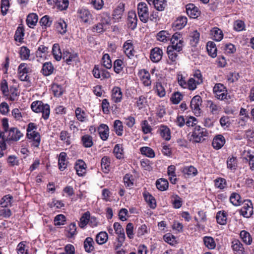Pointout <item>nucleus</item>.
Here are the masks:
<instances>
[{"mask_svg": "<svg viewBox=\"0 0 254 254\" xmlns=\"http://www.w3.org/2000/svg\"><path fill=\"white\" fill-rule=\"evenodd\" d=\"M33 112L42 113V118L47 120L49 118L50 113V106L47 104H44L39 101L33 102Z\"/></svg>", "mask_w": 254, "mask_h": 254, "instance_id": "obj_1", "label": "nucleus"}, {"mask_svg": "<svg viewBox=\"0 0 254 254\" xmlns=\"http://www.w3.org/2000/svg\"><path fill=\"white\" fill-rule=\"evenodd\" d=\"M242 206L239 211L240 214L245 218H249L254 214V208L252 201L250 199L244 200Z\"/></svg>", "mask_w": 254, "mask_h": 254, "instance_id": "obj_2", "label": "nucleus"}, {"mask_svg": "<svg viewBox=\"0 0 254 254\" xmlns=\"http://www.w3.org/2000/svg\"><path fill=\"white\" fill-rule=\"evenodd\" d=\"M208 132L206 129L200 126H195L192 133V137L195 142H201L204 140V137L207 136Z\"/></svg>", "mask_w": 254, "mask_h": 254, "instance_id": "obj_3", "label": "nucleus"}, {"mask_svg": "<svg viewBox=\"0 0 254 254\" xmlns=\"http://www.w3.org/2000/svg\"><path fill=\"white\" fill-rule=\"evenodd\" d=\"M137 13L140 21L144 23L149 20V11L146 3L144 2H139L137 6Z\"/></svg>", "mask_w": 254, "mask_h": 254, "instance_id": "obj_4", "label": "nucleus"}, {"mask_svg": "<svg viewBox=\"0 0 254 254\" xmlns=\"http://www.w3.org/2000/svg\"><path fill=\"white\" fill-rule=\"evenodd\" d=\"M171 45L170 47H173L177 48L178 51H182L184 46V41L182 34L179 32H176L173 35L171 34V39L169 40Z\"/></svg>", "mask_w": 254, "mask_h": 254, "instance_id": "obj_5", "label": "nucleus"}, {"mask_svg": "<svg viewBox=\"0 0 254 254\" xmlns=\"http://www.w3.org/2000/svg\"><path fill=\"white\" fill-rule=\"evenodd\" d=\"M78 58V54L74 51L68 49H63L62 59L67 64H72L77 60Z\"/></svg>", "mask_w": 254, "mask_h": 254, "instance_id": "obj_6", "label": "nucleus"}, {"mask_svg": "<svg viewBox=\"0 0 254 254\" xmlns=\"http://www.w3.org/2000/svg\"><path fill=\"white\" fill-rule=\"evenodd\" d=\"M5 137L6 141H17L23 136V133L16 127H11L6 131Z\"/></svg>", "mask_w": 254, "mask_h": 254, "instance_id": "obj_7", "label": "nucleus"}, {"mask_svg": "<svg viewBox=\"0 0 254 254\" xmlns=\"http://www.w3.org/2000/svg\"><path fill=\"white\" fill-rule=\"evenodd\" d=\"M92 73L95 78L101 79H108L111 76L110 73L104 69L102 65H95Z\"/></svg>", "mask_w": 254, "mask_h": 254, "instance_id": "obj_8", "label": "nucleus"}, {"mask_svg": "<svg viewBox=\"0 0 254 254\" xmlns=\"http://www.w3.org/2000/svg\"><path fill=\"white\" fill-rule=\"evenodd\" d=\"M202 103L201 96H193L191 100L190 106L196 116L200 115L201 112L200 107L202 106Z\"/></svg>", "mask_w": 254, "mask_h": 254, "instance_id": "obj_9", "label": "nucleus"}, {"mask_svg": "<svg viewBox=\"0 0 254 254\" xmlns=\"http://www.w3.org/2000/svg\"><path fill=\"white\" fill-rule=\"evenodd\" d=\"M125 10V3L121 2L114 8L112 16L115 21H119L121 20Z\"/></svg>", "mask_w": 254, "mask_h": 254, "instance_id": "obj_10", "label": "nucleus"}, {"mask_svg": "<svg viewBox=\"0 0 254 254\" xmlns=\"http://www.w3.org/2000/svg\"><path fill=\"white\" fill-rule=\"evenodd\" d=\"M77 16L80 21L84 23H88L92 19V15L90 11L85 8L82 7L77 10Z\"/></svg>", "mask_w": 254, "mask_h": 254, "instance_id": "obj_11", "label": "nucleus"}, {"mask_svg": "<svg viewBox=\"0 0 254 254\" xmlns=\"http://www.w3.org/2000/svg\"><path fill=\"white\" fill-rule=\"evenodd\" d=\"M138 75L141 82L145 86H150L152 81L150 78V73L145 69H141L138 71Z\"/></svg>", "mask_w": 254, "mask_h": 254, "instance_id": "obj_12", "label": "nucleus"}, {"mask_svg": "<svg viewBox=\"0 0 254 254\" xmlns=\"http://www.w3.org/2000/svg\"><path fill=\"white\" fill-rule=\"evenodd\" d=\"M123 49L125 55L129 59H132L134 56L135 51L132 40H127L123 44Z\"/></svg>", "mask_w": 254, "mask_h": 254, "instance_id": "obj_13", "label": "nucleus"}, {"mask_svg": "<svg viewBox=\"0 0 254 254\" xmlns=\"http://www.w3.org/2000/svg\"><path fill=\"white\" fill-rule=\"evenodd\" d=\"M180 52L181 51H178L177 48H174L173 47L168 46L167 48V53L169 59V61H167L168 64L171 65L176 64L178 57L177 53Z\"/></svg>", "mask_w": 254, "mask_h": 254, "instance_id": "obj_14", "label": "nucleus"}, {"mask_svg": "<svg viewBox=\"0 0 254 254\" xmlns=\"http://www.w3.org/2000/svg\"><path fill=\"white\" fill-rule=\"evenodd\" d=\"M186 12L191 18H196L200 14V11L193 3H189L186 6Z\"/></svg>", "mask_w": 254, "mask_h": 254, "instance_id": "obj_15", "label": "nucleus"}, {"mask_svg": "<svg viewBox=\"0 0 254 254\" xmlns=\"http://www.w3.org/2000/svg\"><path fill=\"white\" fill-rule=\"evenodd\" d=\"M87 165L85 162L81 159L77 160L74 165V169L78 176L82 177L86 173Z\"/></svg>", "mask_w": 254, "mask_h": 254, "instance_id": "obj_16", "label": "nucleus"}, {"mask_svg": "<svg viewBox=\"0 0 254 254\" xmlns=\"http://www.w3.org/2000/svg\"><path fill=\"white\" fill-rule=\"evenodd\" d=\"M157 133H159L161 137L166 141H169L171 139V130L166 125H161L157 130Z\"/></svg>", "mask_w": 254, "mask_h": 254, "instance_id": "obj_17", "label": "nucleus"}, {"mask_svg": "<svg viewBox=\"0 0 254 254\" xmlns=\"http://www.w3.org/2000/svg\"><path fill=\"white\" fill-rule=\"evenodd\" d=\"M231 248L234 254H245L244 246L238 239H234L232 241Z\"/></svg>", "mask_w": 254, "mask_h": 254, "instance_id": "obj_18", "label": "nucleus"}, {"mask_svg": "<svg viewBox=\"0 0 254 254\" xmlns=\"http://www.w3.org/2000/svg\"><path fill=\"white\" fill-rule=\"evenodd\" d=\"M137 18L135 12L130 11L128 12L127 24L131 30H134L137 26Z\"/></svg>", "mask_w": 254, "mask_h": 254, "instance_id": "obj_19", "label": "nucleus"}, {"mask_svg": "<svg viewBox=\"0 0 254 254\" xmlns=\"http://www.w3.org/2000/svg\"><path fill=\"white\" fill-rule=\"evenodd\" d=\"M99 22L103 24L109 28L111 24L110 13L108 11H103L98 15Z\"/></svg>", "mask_w": 254, "mask_h": 254, "instance_id": "obj_20", "label": "nucleus"}, {"mask_svg": "<svg viewBox=\"0 0 254 254\" xmlns=\"http://www.w3.org/2000/svg\"><path fill=\"white\" fill-rule=\"evenodd\" d=\"M162 50L158 47H155L150 51V58L153 63L159 62L162 58Z\"/></svg>", "mask_w": 254, "mask_h": 254, "instance_id": "obj_21", "label": "nucleus"}, {"mask_svg": "<svg viewBox=\"0 0 254 254\" xmlns=\"http://www.w3.org/2000/svg\"><path fill=\"white\" fill-rule=\"evenodd\" d=\"M143 198L149 207L155 209L157 206L156 201L155 197L147 190H145L142 193Z\"/></svg>", "mask_w": 254, "mask_h": 254, "instance_id": "obj_22", "label": "nucleus"}, {"mask_svg": "<svg viewBox=\"0 0 254 254\" xmlns=\"http://www.w3.org/2000/svg\"><path fill=\"white\" fill-rule=\"evenodd\" d=\"M182 172L185 178L193 177L198 174L197 169L192 165L183 167Z\"/></svg>", "mask_w": 254, "mask_h": 254, "instance_id": "obj_23", "label": "nucleus"}, {"mask_svg": "<svg viewBox=\"0 0 254 254\" xmlns=\"http://www.w3.org/2000/svg\"><path fill=\"white\" fill-rule=\"evenodd\" d=\"M225 143V137L221 134H218L214 137L212 142V145L214 149L218 150L221 148Z\"/></svg>", "mask_w": 254, "mask_h": 254, "instance_id": "obj_24", "label": "nucleus"}, {"mask_svg": "<svg viewBox=\"0 0 254 254\" xmlns=\"http://www.w3.org/2000/svg\"><path fill=\"white\" fill-rule=\"evenodd\" d=\"M98 131L101 139L103 141L108 139L109 135V128L105 124H101L98 127Z\"/></svg>", "mask_w": 254, "mask_h": 254, "instance_id": "obj_25", "label": "nucleus"}, {"mask_svg": "<svg viewBox=\"0 0 254 254\" xmlns=\"http://www.w3.org/2000/svg\"><path fill=\"white\" fill-rule=\"evenodd\" d=\"M188 22V18L185 16H179L173 23V26L177 30L183 29Z\"/></svg>", "mask_w": 254, "mask_h": 254, "instance_id": "obj_26", "label": "nucleus"}, {"mask_svg": "<svg viewBox=\"0 0 254 254\" xmlns=\"http://www.w3.org/2000/svg\"><path fill=\"white\" fill-rule=\"evenodd\" d=\"M228 213L224 210L217 212L216 216L217 222L221 225H225L227 222Z\"/></svg>", "mask_w": 254, "mask_h": 254, "instance_id": "obj_27", "label": "nucleus"}, {"mask_svg": "<svg viewBox=\"0 0 254 254\" xmlns=\"http://www.w3.org/2000/svg\"><path fill=\"white\" fill-rule=\"evenodd\" d=\"M156 37L157 40L161 42L166 43L169 41L170 40L171 33L167 30H161L157 34Z\"/></svg>", "mask_w": 254, "mask_h": 254, "instance_id": "obj_28", "label": "nucleus"}, {"mask_svg": "<svg viewBox=\"0 0 254 254\" xmlns=\"http://www.w3.org/2000/svg\"><path fill=\"white\" fill-rule=\"evenodd\" d=\"M176 168L175 165H170L167 168V174L169 176V179L172 184L177 183V179L176 174Z\"/></svg>", "mask_w": 254, "mask_h": 254, "instance_id": "obj_29", "label": "nucleus"}, {"mask_svg": "<svg viewBox=\"0 0 254 254\" xmlns=\"http://www.w3.org/2000/svg\"><path fill=\"white\" fill-rule=\"evenodd\" d=\"M212 38L216 41H220L223 38V33L218 27H215L210 30Z\"/></svg>", "mask_w": 254, "mask_h": 254, "instance_id": "obj_30", "label": "nucleus"}, {"mask_svg": "<svg viewBox=\"0 0 254 254\" xmlns=\"http://www.w3.org/2000/svg\"><path fill=\"white\" fill-rule=\"evenodd\" d=\"M56 29L58 33L64 35L67 31V24L63 19H59L55 24Z\"/></svg>", "mask_w": 254, "mask_h": 254, "instance_id": "obj_31", "label": "nucleus"}, {"mask_svg": "<svg viewBox=\"0 0 254 254\" xmlns=\"http://www.w3.org/2000/svg\"><path fill=\"white\" fill-rule=\"evenodd\" d=\"M52 53L54 58L57 61H60L62 59L63 52H61L60 46L58 43H55L53 45Z\"/></svg>", "mask_w": 254, "mask_h": 254, "instance_id": "obj_32", "label": "nucleus"}, {"mask_svg": "<svg viewBox=\"0 0 254 254\" xmlns=\"http://www.w3.org/2000/svg\"><path fill=\"white\" fill-rule=\"evenodd\" d=\"M111 159L109 156H104L101 160V166L103 172L108 173L110 170Z\"/></svg>", "mask_w": 254, "mask_h": 254, "instance_id": "obj_33", "label": "nucleus"}, {"mask_svg": "<svg viewBox=\"0 0 254 254\" xmlns=\"http://www.w3.org/2000/svg\"><path fill=\"white\" fill-rule=\"evenodd\" d=\"M113 153L116 158L118 159L124 158V149L122 144H117L113 149Z\"/></svg>", "mask_w": 254, "mask_h": 254, "instance_id": "obj_34", "label": "nucleus"}, {"mask_svg": "<svg viewBox=\"0 0 254 254\" xmlns=\"http://www.w3.org/2000/svg\"><path fill=\"white\" fill-rule=\"evenodd\" d=\"M81 143L85 148L91 147L93 144L92 137L89 134H85L81 137Z\"/></svg>", "mask_w": 254, "mask_h": 254, "instance_id": "obj_35", "label": "nucleus"}, {"mask_svg": "<svg viewBox=\"0 0 254 254\" xmlns=\"http://www.w3.org/2000/svg\"><path fill=\"white\" fill-rule=\"evenodd\" d=\"M19 78L21 81H30L29 76L27 74L28 70L24 65L20 64L18 68Z\"/></svg>", "mask_w": 254, "mask_h": 254, "instance_id": "obj_36", "label": "nucleus"}, {"mask_svg": "<svg viewBox=\"0 0 254 254\" xmlns=\"http://www.w3.org/2000/svg\"><path fill=\"white\" fill-rule=\"evenodd\" d=\"M47 51L48 47L44 45H40L38 47L37 51L36 52V57L38 62H40L41 60H43L46 58Z\"/></svg>", "mask_w": 254, "mask_h": 254, "instance_id": "obj_37", "label": "nucleus"}, {"mask_svg": "<svg viewBox=\"0 0 254 254\" xmlns=\"http://www.w3.org/2000/svg\"><path fill=\"white\" fill-rule=\"evenodd\" d=\"M90 219V212L86 211L81 216L79 221L78 223L79 227L81 229H85L88 224Z\"/></svg>", "mask_w": 254, "mask_h": 254, "instance_id": "obj_38", "label": "nucleus"}, {"mask_svg": "<svg viewBox=\"0 0 254 254\" xmlns=\"http://www.w3.org/2000/svg\"><path fill=\"white\" fill-rule=\"evenodd\" d=\"M94 242L92 238L87 237L84 241V249L87 253H91L94 250Z\"/></svg>", "mask_w": 254, "mask_h": 254, "instance_id": "obj_39", "label": "nucleus"}, {"mask_svg": "<svg viewBox=\"0 0 254 254\" xmlns=\"http://www.w3.org/2000/svg\"><path fill=\"white\" fill-rule=\"evenodd\" d=\"M67 154L64 152L60 153L58 159L59 169L61 171L64 170L67 167V163L66 162V157Z\"/></svg>", "mask_w": 254, "mask_h": 254, "instance_id": "obj_40", "label": "nucleus"}, {"mask_svg": "<svg viewBox=\"0 0 254 254\" xmlns=\"http://www.w3.org/2000/svg\"><path fill=\"white\" fill-rule=\"evenodd\" d=\"M240 237L247 245H250L252 243L253 238L250 233L246 230H242L240 232Z\"/></svg>", "mask_w": 254, "mask_h": 254, "instance_id": "obj_41", "label": "nucleus"}, {"mask_svg": "<svg viewBox=\"0 0 254 254\" xmlns=\"http://www.w3.org/2000/svg\"><path fill=\"white\" fill-rule=\"evenodd\" d=\"M53 65L51 62H46L43 64L42 72L45 76L52 74L54 70Z\"/></svg>", "mask_w": 254, "mask_h": 254, "instance_id": "obj_42", "label": "nucleus"}, {"mask_svg": "<svg viewBox=\"0 0 254 254\" xmlns=\"http://www.w3.org/2000/svg\"><path fill=\"white\" fill-rule=\"evenodd\" d=\"M227 168L231 171H235L238 167V160L236 157L229 156L227 160Z\"/></svg>", "mask_w": 254, "mask_h": 254, "instance_id": "obj_43", "label": "nucleus"}, {"mask_svg": "<svg viewBox=\"0 0 254 254\" xmlns=\"http://www.w3.org/2000/svg\"><path fill=\"white\" fill-rule=\"evenodd\" d=\"M172 204L173 208L179 209L183 205V199L177 194H173L171 196Z\"/></svg>", "mask_w": 254, "mask_h": 254, "instance_id": "obj_44", "label": "nucleus"}, {"mask_svg": "<svg viewBox=\"0 0 254 254\" xmlns=\"http://www.w3.org/2000/svg\"><path fill=\"white\" fill-rule=\"evenodd\" d=\"M207 51L208 55L214 58L217 56V48L215 44L212 41H209L206 45Z\"/></svg>", "mask_w": 254, "mask_h": 254, "instance_id": "obj_45", "label": "nucleus"}, {"mask_svg": "<svg viewBox=\"0 0 254 254\" xmlns=\"http://www.w3.org/2000/svg\"><path fill=\"white\" fill-rule=\"evenodd\" d=\"M203 242L205 246L209 250H213L216 247V243L214 239L211 236H204Z\"/></svg>", "mask_w": 254, "mask_h": 254, "instance_id": "obj_46", "label": "nucleus"}, {"mask_svg": "<svg viewBox=\"0 0 254 254\" xmlns=\"http://www.w3.org/2000/svg\"><path fill=\"white\" fill-rule=\"evenodd\" d=\"M125 66V63L122 60L117 59L114 62V71L117 74L120 73L123 70Z\"/></svg>", "mask_w": 254, "mask_h": 254, "instance_id": "obj_47", "label": "nucleus"}, {"mask_svg": "<svg viewBox=\"0 0 254 254\" xmlns=\"http://www.w3.org/2000/svg\"><path fill=\"white\" fill-rule=\"evenodd\" d=\"M156 186L159 190L164 191L168 189L169 183L166 179L160 178L156 181Z\"/></svg>", "mask_w": 254, "mask_h": 254, "instance_id": "obj_48", "label": "nucleus"}, {"mask_svg": "<svg viewBox=\"0 0 254 254\" xmlns=\"http://www.w3.org/2000/svg\"><path fill=\"white\" fill-rule=\"evenodd\" d=\"M77 227L75 222L71 223L67 227V234L66 237L68 238H72L77 234Z\"/></svg>", "mask_w": 254, "mask_h": 254, "instance_id": "obj_49", "label": "nucleus"}, {"mask_svg": "<svg viewBox=\"0 0 254 254\" xmlns=\"http://www.w3.org/2000/svg\"><path fill=\"white\" fill-rule=\"evenodd\" d=\"M13 196L10 194L5 195L0 200V206L2 207H8L12 204Z\"/></svg>", "mask_w": 254, "mask_h": 254, "instance_id": "obj_50", "label": "nucleus"}, {"mask_svg": "<svg viewBox=\"0 0 254 254\" xmlns=\"http://www.w3.org/2000/svg\"><path fill=\"white\" fill-rule=\"evenodd\" d=\"M213 92L216 95H227L226 87L221 83H217L215 85Z\"/></svg>", "mask_w": 254, "mask_h": 254, "instance_id": "obj_51", "label": "nucleus"}, {"mask_svg": "<svg viewBox=\"0 0 254 254\" xmlns=\"http://www.w3.org/2000/svg\"><path fill=\"white\" fill-rule=\"evenodd\" d=\"M230 201L234 206H239L243 203L240 195L237 192H233L230 197Z\"/></svg>", "mask_w": 254, "mask_h": 254, "instance_id": "obj_52", "label": "nucleus"}, {"mask_svg": "<svg viewBox=\"0 0 254 254\" xmlns=\"http://www.w3.org/2000/svg\"><path fill=\"white\" fill-rule=\"evenodd\" d=\"M109 28L105 25L98 22L94 25L91 28V31L93 32H96L97 33L102 34L105 32Z\"/></svg>", "mask_w": 254, "mask_h": 254, "instance_id": "obj_53", "label": "nucleus"}, {"mask_svg": "<svg viewBox=\"0 0 254 254\" xmlns=\"http://www.w3.org/2000/svg\"><path fill=\"white\" fill-rule=\"evenodd\" d=\"M152 5L157 11H162L167 5V1L166 0H153Z\"/></svg>", "mask_w": 254, "mask_h": 254, "instance_id": "obj_54", "label": "nucleus"}, {"mask_svg": "<svg viewBox=\"0 0 254 254\" xmlns=\"http://www.w3.org/2000/svg\"><path fill=\"white\" fill-rule=\"evenodd\" d=\"M200 33L195 30L190 34V44L192 47L196 46L199 41Z\"/></svg>", "mask_w": 254, "mask_h": 254, "instance_id": "obj_55", "label": "nucleus"}, {"mask_svg": "<svg viewBox=\"0 0 254 254\" xmlns=\"http://www.w3.org/2000/svg\"><path fill=\"white\" fill-rule=\"evenodd\" d=\"M108 235L106 232H100L96 236V241L99 245L105 244L108 240Z\"/></svg>", "mask_w": 254, "mask_h": 254, "instance_id": "obj_56", "label": "nucleus"}, {"mask_svg": "<svg viewBox=\"0 0 254 254\" xmlns=\"http://www.w3.org/2000/svg\"><path fill=\"white\" fill-rule=\"evenodd\" d=\"M140 151L142 155L149 158H153L155 156L154 150L150 147L147 146L142 147L140 148Z\"/></svg>", "mask_w": 254, "mask_h": 254, "instance_id": "obj_57", "label": "nucleus"}, {"mask_svg": "<svg viewBox=\"0 0 254 254\" xmlns=\"http://www.w3.org/2000/svg\"><path fill=\"white\" fill-rule=\"evenodd\" d=\"M114 128L116 133L118 136H122L123 133V126L122 122L119 120H116L114 123Z\"/></svg>", "mask_w": 254, "mask_h": 254, "instance_id": "obj_58", "label": "nucleus"}, {"mask_svg": "<svg viewBox=\"0 0 254 254\" xmlns=\"http://www.w3.org/2000/svg\"><path fill=\"white\" fill-rule=\"evenodd\" d=\"M70 135L67 131L62 130L60 132V139L61 140L64 141V142L66 145H69L71 144V141H70Z\"/></svg>", "mask_w": 254, "mask_h": 254, "instance_id": "obj_59", "label": "nucleus"}, {"mask_svg": "<svg viewBox=\"0 0 254 254\" xmlns=\"http://www.w3.org/2000/svg\"><path fill=\"white\" fill-rule=\"evenodd\" d=\"M24 28L21 26H18L15 31L14 39L16 42L21 43L24 35Z\"/></svg>", "mask_w": 254, "mask_h": 254, "instance_id": "obj_60", "label": "nucleus"}, {"mask_svg": "<svg viewBox=\"0 0 254 254\" xmlns=\"http://www.w3.org/2000/svg\"><path fill=\"white\" fill-rule=\"evenodd\" d=\"M247 162H249L250 169L254 171V154L251 151H248L244 157Z\"/></svg>", "mask_w": 254, "mask_h": 254, "instance_id": "obj_61", "label": "nucleus"}, {"mask_svg": "<svg viewBox=\"0 0 254 254\" xmlns=\"http://www.w3.org/2000/svg\"><path fill=\"white\" fill-rule=\"evenodd\" d=\"M102 66L107 69H110L112 66V61L108 54H105L103 55L102 59Z\"/></svg>", "mask_w": 254, "mask_h": 254, "instance_id": "obj_62", "label": "nucleus"}, {"mask_svg": "<svg viewBox=\"0 0 254 254\" xmlns=\"http://www.w3.org/2000/svg\"><path fill=\"white\" fill-rule=\"evenodd\" d=\"M51 90L54 95H62L64 93L63 87L56 83L52 85Z\"/></svg>", "mask_w": 254, "mask_h": 254, "instance_id": "obj_63", "label": "nucleus"}, {"mask_svg": "<svg viewBox=\"0 0 254 254\" xmlns=\"http://www.w3.org/2000/svg\"><path fill=\"white\" fill-rule=\"evenodd\" d=\"M215 187L220 190H223L227 187V182L225 179L217 178L214 180Z\"/></svg>", "mask_w": 254, "mask_h": 254, "instance_id": "obj_64", "label": "nucleus"}]
</instances>
